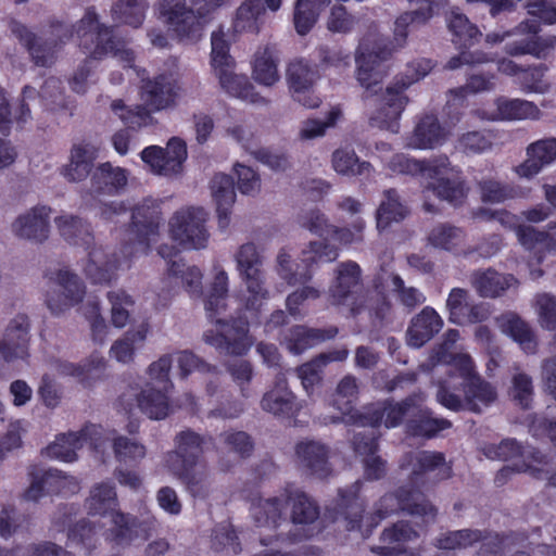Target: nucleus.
I'll list each match as a JSON object with an SVG mask.
<instances>
[{"instance_id":"f257e3e1","label":"nucleus","mask_w":556,"mask_h":556,"mask_svg":"<svg viewBox=\"0 0 556 556\" xmlns=\"http://www.w3.org/2000/svg\"><path fill=\"white\" fill-rule=\"evenodd\" d=\"M447 377L438 383L437 402L444 408L459 413L479 414L497 399L496 388L484 380L475 368L470 355L451 354L446 361Z\"/></svg>"},{"instance_id":"f03ea898","label":"nucleus","mask_w":556,"mask_h":556,"mask_svg":"<svg viewBox=\"0 0 556 556\" xmlns=\"http://www.w3.org/2000/svg\"><path fill=\"white\" fill-rule=\"evenodd\" d=\"M228 295V276L224 269L218 270L211 283L205 300V311L208 319L217 326L204 333V340L214 346L219 353L226 355L241 356L247 354L252 345L249 336V321L245 318L237 317L230 320L216 318L222 309H225V300Z\"/></svg>"},{"instance_id":"7ed1b4c3","label":"nucleus","mask_w":556,"mask_h":556,"mask_svg":"<svg viewBox=\"0 0 556 556\" xmlns=\"http://www.w3.org/2000/svg\"><path fill=\"white\" fill-rule=\"evenodd\" d=\"M177 78L170 73H162L142 80L140 96L143 104L127 106L123 100H114L111 109L130 129H139L151 121V111H162L176 104L179 94Z\"/></svg>"},{"instance_id":"20e7f679","label":"nucleus","mask_w":556,"mask_h":556,"mask_svg":"<svg viewBox=\"0 0 556 556\" xmlns=\"http://www.w3.org/2000/svg\"><path fill=\"white\" fill-rule=\"evenodd\" d=\"M54 222L61 237L66 242L83 247L88 252L85 273L92 283H110L116 278L117 270L122 265L121 260L113 254L102 261L103 251L94 245V237L88 222L74 215L59 216Z\"/></svg>"},{"instance_id":"39448f33","label":"nucleus","mask_w":556,"mask_h":556,"mask_svg":"<svg viewBox=\"0 0 556 556\" xmlns=\"http://www.w3.org/2000/svg\"><path fill=\"white\" fill-rule=\"evenodd\" d=\"M75 33L79 40V48L90 59L102 60L112 55L123 61L126 66H132L134 51L127 49L125 40L115 35L114 26H106L100 22L93 7L87 8L75 26Z\"/></svg>"},{"instance_id":"423d86ee","label":"nucleus","mask_w":556,"mask_h":556,"mask_svg":"<svg viewBox=\"0 0 556 556\" xmlns=\"http://www.w3.org/2000/svg\"><path fill=\"white\" fill-rule=\"evenodd\" d=\"M159 0V18L172 29L180 40L197 41L202 36L203 21L223 7L228 0Z\"/></svg>"},{"instance_id":"0eeeda50","label":"nucleus","mask_w":556,"mask_h":556,"mask_svg":"<svg viewBox=\"0 0 556 556\" xmlns=\"http://www.w3.org/2000/svg\"><path fill=\"white\" fill-rule=\"evenodd\" d=\"M292 501L291 520L294 525H312L320 515L317 503L302 491H296L291 496L260 498L253 503L251 514L257 527L277 528L282 519L283 510L288 502Z\"/></svg>"},{"instance_id":"6e6552de","label":"nucleus","mask_w":556,"mask_h":556,"mask_svg":"<svg viewBox=\"0 0 556 556\" xmlns=\"http://www.w3.org/2000/svg\"><path fill=\"white\" fill-rule=\"evenodd\" d=\"M399 511L422 517L425 521H434L438 509L426 494L415 485H401L394 492L386 493L376 504L374 514L368 517L370 528Z\"/></svg>"},{"instance_id":"1a4fd4ad","label":"nucleus","mask_w":556,"mask_h":556,"mask_svg":"<svg viewBox=\"0 0 556 556\" xmlns=\"http://www.w3.org/2000/svg\"><path fill=\"white\" fill-rule=\"evenodd\" d=\"M425 400L422 392H413L401 401L387 399L364 406L362 412L352 413L350 421L353 426L378 428L383 424L386 428L393 429L406 422L419 402Z\"/></svg>"},{"instance_id":"9d476101","label":"nucleus","mask_w":556,"mask_h":556,"mask_svg":"<svg viewBox=\"0 0 556 556\" xmlns=\"http://www.w3.org/2000/svg\"><path fill=\"white\" fill-rule=\"evenodd\" d=\"M413 70L412 75H406L407 80H396L393 86L386 89L382 94V106L378 110L376 116L371 119L376 122L380 128L397 132L399 121L404 111L408 98L403 93L415 81L424 78L432 70V62L428 59H421L408 64V71Z\"/></svg>"},{"instance_id":"9b49d317","label":"nucleus","mask_w":556,"mask_h":556,"mask_svg":"<svg viewBox=\"0 0 556 556\" xmlns=\"http://www.w3.org/2000/svg\"><path fill=\"white\" fill-rule=\"evenodd\" d=\"M328 300L336 307H345L353 317L363 312L365 295L362 269L356 262L346 261L337 265L334 279L329 287Z\"/></svg>"},{"instance_id":"f8f14e48","label":"nucleus","mask_w":556,"mask_h":556,"mask_svg":"<svg viewBox=\"0 0 556 556\" xmlns=\"http://www.w3.org/2000/svg\"><path fill=\"white\" fill-rule=\"evenodd\" d=\"M447 27L452 33V41L459 50V54L452 56L445 68L457 70L463 65L482 64L491 60L483 51H469L470 47L479 42L482 33L465 14L453 11L447 20Z\"/></svg>"},{"instance_id":"ddd939ff","label":"nucleus","mask_w":556,"mask_h":556,"mask_svg":"<svg viewBox=\"0 0 556 556\" xmlns=\"http://www.w3.org/2000/svg\"><path fill=\"white\" fill-rule=\"evenodd\" d=\"M338 249L325 241H312L307 249L303 250L301 264L296 270L292 268L291 256L280 251L277 257L278 274L290 286L304 285L313 278V268L319 262H333L338 258Z\"/></svg>"},{"instance_id":"4468645a","label":"nucleus","mask_w":556,"mask_h":556,"mask_svg":"<svg viewBox=\"0 0 556 556\" xmlns=\"http://www.w3.org/2000/svg\"><path fill=\"white\" fill-rule=\"evenodd\" d=\"M206 222L207 214L202 207L180 210L169 220L170 237L184 249H203L210 238Z\"/></svg>"},{"instance_id":"2eb2a0df","label":"nucleus","mask_w":556,"mask_h":556,"mask_svg":"<svg viewBox=\"0 0 556 556\" xmlns=\"http://www.w3.org/2000/svg\"><path fill=\"white\" fill-rule=\"evenodd\" d=\"M104 430L102 426L94 424L85 425L79 431L62 433L49 444L42 454L52 459L72 463L77 459V450L89 445L98 452L104 445Z\"/></svg>"},{"instance_id":"dca6fc26","label":"nucleus","mask_w":556,"mask_h":556,"mask_svg":"<svg viewBox=\"0 0 556 556\" xmlns=\"http://www.w3.org/2000/svg\"><path fill=\"white\" fill-rule=\"evenodd\" d=\"M237 263L249 292L245 308L257 315L268 298V291L264 288L262 261L256 247L253 243L242 244L237 253Z\"/></svg>"},{"instance_id":"f3484780","label":"nucleus","mask_w":556,"mask_h":556,"mask_svg":"<svg viewBox=\"0 0 556 556\" xmlns=\"http://www.w3.org/2000/svg\"><path fill=\"white\" fill-rule=\"evenodd\" d=\"M541 28L536 21H523L514 28L518 39L506 42L504 51L510 56L532 55L536 59H547L556 47V36H540Z\"/></svg>"},{"instance_id":"a211bd4d","label":"nucleus","mask_w":556,"mask_h":556,"mask_svg":"<svg viewBox=\"0 0 556 556\" xmlns=\"http://www.w3.org/2000/svg\"><path fill=\"white\" fill-rule=\"evenodd\" d=\"M140 156L155 174H178L187 159V144L182 139L173 137L166 148L149 146L141 151Z\"/></svg>"},{"instance_id":"6ab92c4d","label":"nucleus","mask_w":556,"mask_h":556,"mask_svg":"<svg viewBox=\"0 0 556 556\" xmlns=\"http://www.w3.org/2000/svg\"><path fill=\"white\" fill-rule=\"evenodd\" d=\"M37 96L43 109L47 111L55 112L67 109V99L62 86V80L51 76L43 81L39 91L28 85L23 88V99L20 104L18 115L15 116L17 124H24L30 117V109L25 100L35 99Z\"/></svg>"},{"instance_id":"aec40b11","label":"nucleus","mask_w":556,"mask_h":556,"mask_svg":"<svg viewBox=\"0 0 556 556\" xmlns=\"http://www.w3.org/2000/svg\"><path fill=\"white\" fill-rule=\"evenodd\" d=\"M9 29L18 42L26 48L37 66H50L54 62L58 49L64 43L61 37L40 39L26 25L16 20L10 22Z\"/></svg>"},{"instance_id":"412c9836","label":"nucleus","mask_w":556,"mask_h":556,"mask_svg":"<svg viewBox=\"0 0 556 556\" xmlns=\"http://www.w3.org/2000/svg\"><path fill=\"white\" fill-rule=\"evenodd\" d=\"M50 279L55 280L62 289L60 292H47L46 304L52 314L59 315L83 301L86 287L76 274L60 269L55 273V277Z\"/></svg>"},{"instance_id":"4be33fe9","label":"nucleus","mask_w":556,"mask_h":556,"mask_svg":"<svg viewBox=\"0 0 556 556\" xmlns=\"http://www.w3.org/2000/svg\"><path fill=\"white\" fill-rule=\"evenodd\" d=\"M401 469H412L409 485L417 483L426 473L438 470L439 480L452 477V466L446 464L445 455L438 451H410L403 455Z\"/></svg>"},{"instance_id":"5701e85b","label":"nucleus","mask_w":556,"mask_h":556,"mask_svg":"<svg viewBox=\"0 0 556 556\" xmlns=\"http://www.w3.org/2000/svg\"><path fill=\"white\" fill-rule=\"evenodd\" d=\"M161 212L154 204L146 202L137 205L131 213L129 232L134 236V243L137 251L148 254L151 250V242L159 236Z\"/></svg>"},{"instance_id":"b1692460","label":"nucleus","mask_w":556,"mask_h":556,"mask_svg":"<svg viewBox=\"0 0 556 556\" xmlns=\"http://www.w3.org/2000/svg\"><path fill=\"white\" fill-rule=\"evenodd\" d=\"M29 318L25 314H18L10 321L0 341V356L4 362L29 357Z\"/></svg>"},{"instance_id":"393cba45","label":"nucleus","mask_w":556,"mask_h":556,"mask_svg":"<svg viewBox=\"0 0 556 556\" xmlns=\"http://www.w3.org/2000/svg\"><path fill=\"white\" fill-rule=\"evenodd\" d=\"M261 407L264 412L273 414L281 419L296 418L302 404L296 395L289 389L285 375L279 374L270 390L264 393L261 400Z\"/></svg>"},{"instance_id":"a878e982","label":"nucleus","mask_w":556,"mask_h":556,"mask_svg":"<svg viewBox=\"0 0 556 556\" xmlns=\"http://www.w3.org/2000/svg\"><path fill=\"white\" fill-rule=\"evenodd\" d=\"M394 48L390 42L367 55L364 52L356 55L357 80L365 88L364 99L371 98L382 90V75L376 67L380 62L391 58Z\"/></svg>"},{"instance_id":"bb28decb","label":"nucleus","mask_w":556,"mask_h":556,"mask_svg":"<svg viewBox=\"0 0 556 556\" xmlns=\"http://www.w3.org/2000/svg\"><path fill=\"white\" fill-rule=\"evenodd\" d=\"M362 481L357 480L348 488L339 489L338 498L332 508L333 520H345L348 531H361L366 504L361 497Z\"/></svg>"},{"instance_id":"cd10ccee","label":"nucleus","mask_w":556,"mask_h":556,"mask_svg":"<svg viewBox=\"0 0 556 556\" xmlns=\"http://www.w3.org/2000/svg\"><path fill=\"white\" fill-rule=\"evenodd\" d=\"M207 443H213L212 437L201 435L191 429L180 431L175 437V450L165 456L166 467L199 465Z\"/></svg>"},{"instance_id":"c85d7f7f","label":"nucleus","mask_w":556,"mask_h":556,"mask_svg":"<svg viewBox=\"0 0 556 556\" xmlns=\"http://www.w3.org/2000/svg\"><path fill=\"white\" fill-rule=\"evenodd\" d=\"M469 292L463 288H453L446 300L448 321L464 326L478 324L489 318V309L482 303H470Z\"/></svg>"},{"instance_id":"c756f323","label":"nucleus","mask_w":556,"mask_h":556,"mask_svg":"<svg viewBox=\"0 0 556 556\" xmlns=\"http://www.w3.org/2000/svg\"><path fill=\"white\" fill-rule=\"evenodd\" d=\"M450 166L451 162L446 155H439L429 160H416L404 153H399L393 155L389 163L393 173L420 176L428 179L446 175Z\"/></svg>"},{"instance_id":"7c9ffc66","label":"nucleus","mask_w":556,"mask_h":556,"mask_svg":"<svg viewBox=\"0 0 556 556\" xmlns=\"http://www.w3.org/2000/svg\"><path fill=\"white\" fill-rule=\"evenodd\" d=\"M287 76L294 101L308 109L319 106L321 100L313 89L315 74L308 65L302 61L293 62L288 66Z\"/></svg>"},{"instance_id":"2f4dec72","label":"nucleus","mask_w":556,"mask_h":556,"mask_svg":"<svg viewBox=\"0 0 556 556\" xmlns=\"http://www.w3.org/2000/svg\"><path fill=\"white\" fill-rule=\"evenodd\" d=\"M295 454L305 471L316 478L326 479L331 472L329 447L318 441L306 440L296 443Z\"/></svg>"},{"instance_id":"473e14b6","label":"nucleus","mask_w":556,"mask_h":556,"mask_svg":"<svg viewBox=\"0 0 556 556\" xmlns=\"http://www.w3.org/2000/svg\"><path fill=\"white\" fill-rule=\"evenodd\" d=\"M51 208L37 205L24 215L18 216L12 224L15 236L35 242H43L49 237Z\"/></svg>"},{"instance_id":"72a5a7b5","label":"nucleus","mask_w":556,"mask_h":556,"mask_svg":"<svg viewBox=\"0 0 556 556\" xmlns=\"http://www.w3.org/2000/svg\"><path fill=\"white\" fill-rule=\"evenodd\" d=\"M339 333L337 326L326 328H312L304 325H294L288 329L285 342L290 353L300 355L306 350L329 340Z\"/></svg>"},{"instance_id":"f704fd0d","label":"nucleus","mask_w":556,"mask_h":556,"mask_svg":"<svg viewBox=\"0 0 556 556\" xmlns=\"http://www.w3.org/2000/svg\"><path fill=\"white\" fill-rule=\"evenodd\" d=\"M526 152L527 160L516 168V172L520 177L532 178L556 161V137L533 141L527 147Z\"/></svg>"},{"instance_id":"c9c22d12","label":"nucleus","mask_w":556,"mask_h":556,"mask_svg":"<svg viewBox=\"0 0 556 556\" xmlns=\"http://www.w3.org/2000/svg\"><path fill=\"white\" fill-rule=\"evenodd\" d=\"M129 172L119 166H113L111 162L100 163L94 167L90 185L96 194L117 195L128 184Z\"/></svg>"},{"instance_id":"e433bc0d","label":"nucleus","mask_w":556,"mask_h":556,"mask_svg":"<svg viewBox=\"0 0 556 556\" xmlns=\"http://www.w3.org/2000/svg\"><path fill=\"white\" fill-rule=\"evenodd\" d=\"M443 327V319L431 306H425L415 315L407 328L406 337L409 346L419 349L429 342Z\"/></svg>"},{"instance_id":"4c0bfd02","label":"nucleus","mask_w":556,"mask_h":556,"mask_svg":"<svg viewBox=\"0 0 556 556\" xmlns=\"http://www.w3.org/2000/svg\"><path fill=\"white\" fill-rule=\"evenodd\" d=\"M405 432L413 438H435L440 432L452 428V421L446 418L433 416V412L419 402L418 408L413 410L410 418H407Z\"/></svg>"},{"instance_id":"58836bf2","label":"nucleus","mask_w":556,"mask_h":556,"mask_svg":"<svg viewBox=\"0 0 556 556\" xmlns=\"http://www.w3.org/2000/svg\"><path fill=\"white\" fill-rule=\"evenodd\" d=\"M167 469L193 498L208 496L211 480L206 465H174Z\"/></svg>"},{"instance_id":"ea45409f","label":"nucleus","mask_w":556,"mask_h":556,"mask_svg":"<svg viewBox=\"0 0 556 556\" xmlns=\"http://www.w3.org/2000/svg\"><path fill=\"white\" fill-rule=\"evenodd\" d=\"M99 148L90 142H79L72 147L70 163L64 166L63 175L68 181H83L94 167Z\"/></svg>"},{"instance_id":"a19ab883","label":"nucleus","mask_w":556,"mask_h":556,"mask_svg":"<svg viewBox=\"0 0 556 556\" xmlns=\"http://www.w3.org/2000/svg\"><path fill=\"white\" fill-rule=\"evenodd\" d=\"M210 187L216 204L218 226L220 229H226L229 225L231 208L236 200L233 178L227 174H215Z\"/></svg>"},{"instance_id":"79ce46f5","label":"nucleus","mask_w":556,"mask_h":556,"mask_svg":"<svg viewBox=\"0 0 556 556\" xmlns=\"http://www.w3.org/2000/svg\"><path fill=\"white\" fill-rule=\"evenodd\" d=\"M446 139L445 128L434 114L421 116L408 138L410 147L420 150L434 149Z\"/></svg>"},{"instance_id":"37998d69","label":"nucleus","mask_w":556,"mask_h":556,"mask_svg":"<svg viewBox=\"0 0 556 556\" xmlns=\"http://www.w3.org/2000/svg\"><path fill=\"white\" fill-rule=\"evenodd\" d=\"M501 330L509 336L527 354H534L538 340L527 321L516 313H506L498 318Z\"/></svg>"},{"instance_id":"c03bdc74","label":"nucleus","mask_w":556,"mask_h":556,"mask_svg":"<svg viewBox=\"0 0 556 556\" xmlns=\"http://www.w3.org/2000/svg\"><path fill=\"white\" fill-rule=\"evenodd\" d=\"M515 283H518V280L514 275L501 274L492 268L479 270L472 275V286L483 298L501 296Z\"/></svg>"},{"instance_id":"a18cd8bd","label":"nucleus","mask_w":556,"mask_h":556,"mask_svg":"<svg viewBox=\"0 0 556 556\" xmlns=\"http://www.w3.org/2000/svg\"><path fill=\"white\" fill-rule=\"evenodd\" d=\"M278 49L276 45L260 48L252 63V75L255 81L264 86H273L279 80Z\"/></svg>"},{"instance_id":"49530a36","label":"nucleus","mask_w":556,"mask_h":556,"mask_svg":"<svg viewBox=\"0 0 556 556\" xmlns=\"http://www.w3.org/2000/svg\"><path fill=\"white\" fill-rule=\"evenodd\" d=\"M441 175L438 178H431L433 182H429L424 192L432 191L439 199L448 202L454 206L462 205L468 194L466 182L460 177L446 178Z\"/></svg>"},{"instance_id":"de8ad7c7","label":"nucleus","mask_w":556,"mask_h":556,"mask_svg":"<svg viewBox=\"0 0 556 556\" xmlns=\"http://www.w3.org/2000/svg\"><path fill=\"white\" fill-rule=\"evenodd\" d=\"M59 369L63 375L77 378L85 388H91L103 376L105 361L103 357L90 356L81 364L64 362Z\"/></svg>"},{"instance_id":"09e8293b","label":"nucleus","mask_w":556,"mask_h":556,"mask_svg":"<svg viewBox=\"0 0 556 556\" xmlns=\"http://www.w3.org/2000/svg\"><path fill=\"white\" fill-rule=\"evenodd\" d=\"M33 477L30 485L26 489L24 497L28 501L37 502L45 495L59 494L64 486L65 477L56 469L43 471L40 476L30 472Z\"/></svg>"},{"instance_id":"8fccbe9b","label":"nucleus","mask_w":556,"mask_h":556,"mask_svg":"<svg viewBox=\"0 0 556 556\" xmlns=\"http://www.w3.org/2000/svg\"><path fill=\"white\" fill-rule=\"evenodd\" d=\"M481 546L479 555L498 556L504 553L507 547L522 543L528 540V535L521 532H494L490 530H481Z\"/></svg>"},{"instance_id":"3c124183","label":"nucleus","mask_w":556,"mask_h":556,"mask_svg":"<svg viewBox=\"0 0 556 556\" xmlns=\"http://www.w3.org/2000/svg\"><path fill=\"white\" fill-rule=\"evenodd\" d=\"M170 389H155L148 387L138 395V406L140 410L146 414L150 419L161 420L168 416L169 413V396Z\"/></svg>"},{"instance_id":"603ef678","label":"nucleus","mask_w":556,"mask_h":556,"mask_svg":"<svg viewBox=\"0 0 556 556\" xmlns=\"http://www.w3.org/2000/svg\"><path fill=\"white\" fill-rule=\"evenodd\" d=\"M264 14L263 0H244L236 11L232 23L233 30L258 34Z\"/></svg>"},{"instance_id":"864d4df0","label":"nucleus","mask_w":556,"mask_h":556,"mask_svg":"<svg viewBox=\"0 0 556 556\" xmlns=\"http://www.w3.org/2000/svg\"><path fill=\"white\" fill-rule=\"evenodd\" d=\"M497 115L503 121L540 119L542 113L534 102L522 99L497 98Z\"/></svg>"},{"instance_id":"5fc2aeb1","label":"nucleus","mask_w":556,"mask_h":556,"mask_svg":"<svg viewBox=\"0 0 556 556\" xmlns=\"http://www.w3.org/2000/svg\"><path fill=\"white\" fill-rule=\"evenodd\" d=\"M111 516L112 527L106 531V541L115 545H126L137 535V529L140 526L139 519L130 514L119 510L114 511Z\"/></svg>"},{"instance_id":"6e6d98bb","label":"nucleus","mask_w":556,"mask_h":556,"mask_svg":"<svg viewBox=\"0 0 556 556\" xmlns=\"http://www.w3.org/2000/svg\"><path fill=\"white\" fill-rule=\"evenodd\" d=\"M89 514L94 516H108L116 511L118 506L115 486L112 482H100L96 484L87 500Z\"/></svg>"},{"instance_id":"4d7b16f0","label":"nucleus","mask_w":556,"mask_h":556,"mask_svg":"<svg viewBox=\"0 0 556 556\" xmlns=\"http://www.w3.org/2000/svg\"><path fill=\"white\" fill-rule=\"evenodd\" d=\"M148 7L147 0H117L112 5L111 15L116 23L138 28L144 22Z\"/></svg>"},{"instance_id":"13d9d810","label":"nucleus","mask_w":556,"mask_h":556,"mask_svg":"<svg viewBox=\"0 0 556 556\" xmlns=\"http://www.w3.org/2000/svg\"><path fill=\"white\" fill-rule=\"evenodd\" d=\"M330 0H296L293 13V23L299 35L308 34L315 26L321 9Z\"/></svg>"},{"instance_id":"bf43d9fd","label":"nucleus","mask_w":556,"mask_h":556,"mask_svg":"<svg viewBox=\"0 0 556 556\" xmlns=\"http://www.w3.org/2000/svg\"><path fill=\"white\" fill-rule=\"evenodd\" d=\"M149 331L148 324H141L137 330H128L124 337L114 342L111 355L118 362L127 364L132 361L135 350L146 341Z\"/></svg>"},{"instance_id":"052dcab7","label":"nucleus","mask_w":556,"mask_h":556,"mask_svg":"<svg viewBox=\"0 0 556 556\" xmlns=\"http://www.w3.org/2000/svg\"><path fill=\"white\" fill-rule=\"evenodd\" d=\"M358 386L354 376H344L338 383L336 390V397L333 400L334 406L342 413V419L345 424L352 425L350 416L354 412H361L354 407V402L357 399Z\"/></svg>"},{"instance_id":"680f3d73","label":"nucleus","mask_w":556,"mask_h":556,"mask_svg":"<svg viewBox=\"0 0 556 556\" xmlns=\"http://www.w3.org/2000/svg\"><path fill=\"white\" fill-rule=\"evenodd\" d=\"M407 208L400 201L395 189L384 191V200L377 210V227L380 229L388 228L393 222H401L405 218Z\"/></svg>"},{"instance_id":"e2e57ef3","label":"nucleus","mask_w":556,"mask_h":556,"mask_svg":"<svg viewBox=\"0 0 556 556\" xmlns=\"http://www.w3.org/2000/svg\"><path fill=\"white\" fill-rule=\"evenodd\" d=\"M235 65H228L214 72L219 80L220 87L229 94L248 99L253 97V86L247 76L233 73Z\"/></svg>"},{"instance_id":"0e129e2a","label":"nucleus","mask_w":556,"mask_h":556,"mask_svg":"<svg viewBox=\"0 0 556 556\" xmlns=\"http://www.w3.org/2000/svg\"><path fill=\"white\" fill-rule=\"evenodd\" d=\"M333 169L346 176H363L370 173L371 164L361 162L354 150L338 149L332 154Z\"/></svg>"},{"instance_id":"69168bd1","label":"nucleus","mask_w":556,"mask_h":556,"mask_svg":"<svg viewBox=\"0 0 556 556\" xmlns=\"http://www.w3.org/2000/svg\"><path fill=\"white\" fill-rule=\"evenodd\" d=\"M478 188L483 203H503L519 195L518 187L492 178L478 181Z\"/></svg>"},{"instance_id":"338daca9","label":"nucleus","mask_w":556,"mask_h":556,"mask_svg":"<svg viewBox=\"0 0 556 556\" xmlns=\"http://www.w3.org/2000/svg\"><path fill=\"white\" fill-rule=\"evenodd\" d=\"M527 427L533 439L556 448V417L533 413L527 417Z\"/></svg>"},{"instance_id":"774afa93","label":"nucleus","mask_w":556,"mask_h":556,"mask_svg":"<svg viewBox=\"0 0 556 556\" xmlns=\"http://www.w3.org/2000/svg\"><path fill=\"white\" fill-rule=\"evenodd\" d=\"M464 240L462 228L450 224H439L428 235V243L433 248L454 251Z\"/></svg>"}]
</instances>
